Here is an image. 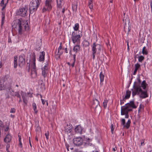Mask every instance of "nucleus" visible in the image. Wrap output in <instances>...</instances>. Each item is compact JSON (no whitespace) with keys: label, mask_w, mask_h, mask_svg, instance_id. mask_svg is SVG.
Listing matches in <instances>:
<instances>
[{"label":"nucleus","mask_w":152,"mask_h":152,"mask_svg":"<svg viewBox=\"0 0 152 152\" xmlns=\"http://www.w3.org/2000/svg\"><path fill=\"white\" fill-rule=\"evenodd\" d=\"M138 82L134 83L133 89L132 90V94L133 96L136 94L139 95L140 97L145 98L148 96L147 91L146 90L142 91L141 88L140 84L141 80L139 78L137 79Z\"/></svg>","instance_id":"nucleus-1"},{"label":"nucleus","mask_w":152,"mask_h":152,"mask_svg":"<svg viewBox=\"0 0 152 152\" xmlns=\"http://www.w3.org/2000/svg\"><path fill=\"white\" fill-rule=\"evenodd\" d=\"M13 22V24L12 25L13 28L18 30V33L20 34H22L23 27H24L25 30H27L29 29L28 23H24V22L20 19H16Z\"/></svg>","instance_id":"nucleus-2"},{"label":"nucleus","mask_w":152,"mask_h":152,"mask_svg":"<svg viewBox=\"0 0 152 152\" xmlns=\"http://www.w3.org/2000/svg\"><path fill=\"white\" fill-rule=\"evenodd\" d=\"M123 21L125 24L124 26V31L128 34L131 29V27L129 26L130 20L129 18L127 16H124L123 19Z\"/></svg>","instance_id":"nucleus-3"},{"label":"nucleus","mask_w":152,"mask_h":152,"mask_svg":"<svg viewBox=\"0 0 152 152\" xmlns=\"http://www.w3.org/2000/svg\"><path fill=\"white\" fill-rule=\"evenodd\" d=\"M41 0H32L30 5L29 9L34 11L37 10Z\"/></svg>","instance_id":"nucleus-4"},{"label":"nucleus","mask_w":152,"mask_h":152,"mask_svg":"<svg viewBox=\"0 0 152 152\" xmlns=\"http://www.w3.org/2000/svg\"><path fill=\"white\" fill-rule=\"evenodd\" d=\"M128 105L125 106H122L121 109V115H125V118H128L129 117L128 113L129 111H132V109H129Z\"/></svg>","instance_id":"nucleus-5"},{"label":"nucleus","mask_w":152,"mask_h":152,"mask_svg":"<svg viewBox=\"0 0 152 152\" xmlns=\"http://www.w3.org/2000/svg\"><path fill=\"white\" fill-rule=\"evenodd\" d=\"M28 10V8L26 7L20 8L17 11L16 14L22 17H25L27 15V12Z\"/></svg>","instance_id":"nucleus-6"},{"label":"nucleus","mask_w":152,"mask_h":152,"mask_svg":"<svg viewBox=\"0 0 152 152\" xmlns=\"http://www.w3.org/2000/svg\"><path fill=\"white\" fill-rule=\"evenodd\" d=\"M91 107L92 108L94 109L95 112L99 113L100 112V107L99 102L97 99H95L93 100Z\"/></svg>","instance_id":"nucleus-7"},{"label":"nucleus","mask_w":152,"mask_h":152,"mask_svg":"<svg viewBox=\"0 0 152 152\" xmlns=\"http://www.w3.org/2000/svg\"><path fill=\"white\" fill-rule=\"evenodd\" d=\"M75 34L74 32H73L72 34V39L73 43H75L76 42L79 43L80 41V38L82 36V34L76 35L74 36Z\"/></svg>","instance_id":"nucleus-8"},{"label":"nucleus","mask_w":152,"mask_h":152,"mask_svg":"<svg viewBox=\"0 0 152 152\" xmlns=\"http://www.w3.org/2000/svg\"><path fill=\"white\" fill-rule=\"evenodd\" d=\"M73 142L76 146H80L82 145L83 140L81 137L75 138L73 139Z\"/></svg>","instance_id":"nucleus-9"},{"label":"nucleus","mask_w":152,"mask_h":152,"mask_svg":"<svg viewBox=\"0 0 152 152\" xmlns=\"http://www.w3.org/2000/svg\"><path fill=\"white\" fill-rule=\"evenodd\" d=\"M52 0H46L45 5V7L48 8L49 10H50L52 8Z\"/></svg>","instance_id":"nucleus-10"},{"label":"nucleus","mask_w":152,"mask_h":152,"mask_svg":"<svg viewBox=\"0 0 152 152\" xmlns=\"http://www.w3.org/2000/svg\"><path fill=\"white\" fill-rule=\"evenodd\" d=\"M72 129V125L69 124V125L67 124L66 126L65 127L64 130L65 132L67 134H71Z\"/></svg>","instance_id":"nucleus-11"},{"label":"nucleus","mask_w":152,"mask_h":152,"mask_svg":"<svg viewBox=\"0 0 152 152\" xmlns=\"http://www.w3.org/2000/svg\"><path fill=\"white\" fill-rule=\"evenodd\" d=\"M18 61L19 66H22L25 63V59L22 56H20L19 57Z\"/></svg>","instance_id":"nucleus-12"},{"label":"nucleus","mask_w":152,"mask_h":152,"mask_svg":"<svg viewBox=\"0 0 152 152\" xmlns=\"http://www.w3.org/2000/svg\"><path fill=\"white\" fill-rule=\"evenodd\" d=\"M48 64H46L42 68V74L44 77H45L47 76V74L48 72Z\"/></svg>","instance_id":"nucleus-13"},{"label":"nucleus","mask_w":152,"mask_h":152,"mask_svg":"<svg viewBox=\"0 0 152 152\" xmlns=\"http://www.w3.org/2000/svg\"><path fill=\"white\" fill-rule=\"evenodd\" d=\"M131 93L130 91L129 90H126L125 96L124 97L123 96V100L129 99Z\"/></svg>","instance_id":"nucleus-14"},{"label":"nucleus","mask_w":152,"mask_h":152,"mask_svg":"<svg viewBox=\"0 0 152 152\" xmlns=\"http://www.w3.org/2000/svg\"><path fill=\"white\" fill-rule=\"evenodd\" d=\"M63 0H56L57 6V8H61L63 5Z\"/></svg>","instance_id":"nucleus-15"},{"label":"nucleus","mask_w":152,"mask_h":152,"mask_svg":"<svg viewBox=\"0 0 152 152\" xmlns=\"http://www.w3.org/2000/svg\"><path fill=\"white\" fill-rule=\"evenodd\" d=\"M127 105H128L129 107H132L133 108H136V107L134 104V102L133 101H130L129 103H127L125 104V106Z\"/></svg>","instance_id":"nucleus-16"},{"label":"nucleus","mask_w":152,"mask_h":152,"mask_svg":"<svg viewBox=\"0 0 152 152\" xmlns=\"http://www.w3.org/2000/svg\"><path fill=\"white\" fill-rule=\"evenodd\" d=\"M75 131L77 133H79L81 134L82 132L81 127L80 125L77 126L75 128Z\"/></svg>","instance_id":"nucleus-17"},{"label":"nucleus","mask_w":152,"mask_h":152,"mask_svg":"<svg viewBox=\"0 0 152 152\" xmlns=\"http://www.w3.org/2000/svg\"><path fill=\"white\" fill-rule=\"evenodd\" d=\"M11 139V137L10 134H7L4 138V141L6 142H9Z\"/></svg>","instance_id":"nucleus-18"},{"label":"nucleus","mask_w":152,"mask_h":152,"mask_svg":"<svg viewBox=\"0 0 152 152\" xmlns=\"http://www.w3.org/2000/svg\"><path fill=\"white\" fill-rule=\"evenodd\" d=\"M31 76L32 78H34L37 76V73L36 70H31Z\"/></svg>","instance_id":"nucleus-19"},{"label":"nucleus","mask_w":152,"mask_h":152,"mask_svg":"<svg viewBox=\"0 0 152 152\" xmlns=\"http://www.w3.org/2000/svg\"><path fill=\"white\" fill-rule=\"evenodd\" d=\"M45 52L42 51L40 55L39 60L40 61H43L44 59Z\"/></svg>","instance_id":"nucleus-20"},{"label":"nucleus","mask_w":152,"mask_h":152,"mask_svg":"<svg viewBox=\"0 0 152 152\" xmlns=\"http://www.w3.org/2000/svg\"><path fill=\"white\" fill-rule=\"evenodd\" d=\"M80 47L79 45H76L74 47L73 50L76 53H77L78 51L80 50Z\"/></svg>","instance_id":"nucleus-21"},{"label":"nucleus","mask_w":152,"mask_h":152,"mask_svg":"<svg viewBox=\"0 0 152 152\" xmlns=\"http://www.w3.org/2000/svg\"><path fill=\"white\" fill-rule=\"evenodd\" d=\"M96 44H95V43H94L93 44V47L92 48V51L93 53H95L96 52V51L97 50L96 49Z\"/></svg>","instance_id":"nucleus-22"},{"label":"nucleus","mask_w":152,"mask_h":152,"mask_svg":"<svg viewBox=\"0 0 152 152\" xmlns=\"http://www.w3.org/2000/svg\"><path fill=\"white\" fill-rule=\"evenodd\" d=\"M17 56H15L14 58V67L16 68L17 66Z\"/></svg>","instance_id":"nucleus-23"},{"label":"nucleus","mask_w":152,"mask_h":152,"mask_svg":"<svg viewBox=\"0 0 152 152\" xmlns=\"http://www.w3.org/2000/svg\"><path fill=\"white\" fill-rule=\"evenodd\" d=\"M93 0H89L88 2V6L90 9H93V4L92 3Z\"/></svg>","instance_id":"nucleus-24"},{"label":"nucleus","mask_w":152,"mask_h":152,"mask_svg":"<svg viewBox=\"0 0 152 152\" xmlns=\"http://www.w3.org/2000/svg\"><path fill=\"white\" fill-rule=\"evenodd\" d=\"M142 53L144 55H147L148 54V52L146 49L145 47H144L142 49Z\"/></svg>","instance_id":"nucleus-25"},{"label":"nucleus","mask_w":152,"mask_h":152,"mask_svg":"<svg viewBox=\"0 0 152 152\" xmlns=\"http://www.w3.org/2000/svg\"><path fill=\"white\" fill-rule=\"evenodd\" d=\"M100 78L101 82H102L103 81L104 78V75L102 73V72H101L100 74Z\"/></svg>","instance_id":"nucleus-26"},{"label":"nucleus","mask_w":152,"mask_h":152,"mask_svg":"<svg viewBox=\"0 0 152 152\" xmlns=\"http://www.w3.org/2000/svg\"><path fill=\"white\" fill-rule=\"evenodd\" d=\"M146 83L145 81L144 80L142 82L141 84V86L144 89H145L146 88Z\"/></svg>","instance_id":"nucleus-27"},{"label":"nucleus","mask_w":152,"mask_h":152,"mask_svg":"<svg viewBox=\"0 0 152 152\" xmlns=\"http://www.w3.org/2000/svg\"><path fill=\"white\" fill-rule=\"evenodd\" d=\"M32 106L34 111V112L35 113H37V111L36 110L37 109V107L36 104L35 103H34L32 104Z\"/></svg>","instance_id":"nucleus-28"},{"label":"nucleus","mask_w":152,"mask_h":152,"mask_svg":"<svg viewBox=\"0 0 152 152\" xmlns=\"http://www.w3.org/2000/svg\"><path fill=\"white\" fill-rule=\"evenodd\" d=\"M131 123L130 120V119L128 120L126 124L125 127L126 129H128L130 126V124Z\"/></svg>","instance_id":"nucleus-29"},{"label":"nucleus","mask_w":152,"mask_h":152,"mask_svg":"<svg viewBox=\"0 0 152 152\" xmlns=\"http://www.w3.org/2000/svg\"><path fill=\"white\" fill-rule=\"evenodd\" d=\"M24 94H23L22 95V97L23 99V102L24 103H25L26 104L27 101Z\"/></svg>","instance_id":"nucleus-30"},{"label":"nucleus","mask_w":152,"mask_h":152,"mask_svg":"<svg viewBox=\"0 0 152 152\" xmlns=\"http://www.w3.org/2000/svg\"><path fill=\"white\" fill-rule=\"evenodd\" d=\"M77 4H73L72 6V8L73 10L76 11L77 10Z\"/></svg>","instance_id":"nucleus-31"},{"label":"nucleus","mask_w":152,"mask_h":152,"mask_svg":"<svg viewBox=\"0 0 152 152\" xmlns=\"http://www.w3.org/2000/svg\"><path fill=\"white\" fill-rule=\"evenodd\" d=\"M121 124L124 126V127H125V120L124 118L121 119Z\"/></svg>","instance_id":"nucleus-32"},{"label":"nucleus","mask_w":152,"mask_h":152,"mask_svg":"<svg viewBox=\"0 0 152 152\" xmlns=\"http://www.w3.org/2000/svg\"><path fill=\"white\" fill-rule=\"evenodd\" d=\"M79 28V24L78 23H76L75 25V27L74 28V30L77 31Z\"/></svg>","instance_id":"nucleus-33"},{"label":"nucleus","mask_w":152,"mask_h":152,"mask_svg":"<svg viewBox=\"0 0 152 152\" xmlns=\"http://www.w3.org/2000/svg\"><path fill=\"white\" fill-rule=\"evenodd\" d=\"M96 49H97V50L98 52H99L100 51V49H101L100 45L99 44H96Z\"/></svg>","instance_id":"nucleus-34"},{"label":"nucleus","mask_w":152,"mask_h":152,"mask_svg":"<svg viewBox=\"0 0 152 152\" xmlns=\"http://www.w3.org/2000/svg\"><path fill=\"white\" fill-rule=\"evenodd\" d=\"M40 130H41L40 127L39 126H37L36 129V131L37 132V133L39 134V133L40 132Z\"/></svg>","instance_id":"nucleus-35"},{"label":"nucleus","mask_w":152,"mask_h":152,"mask_svg":"<svg viewBox=\"0 0 152 152\" xmlns=\"http://www.w3.org/2000/svg\"><path fill=\"white\" fill-rule=\"evenodd\" d=\"M144 57L142 56H140L138 58V61L139 62H142V60L144 59Z\"/></svg>","instance_id":"nucleus-36"},{"label":"nucleus","mask_w":152,"mask_h":152,"mask_svg":"<svg viewBox=\"0 0 152 152\" xmlns=\"http://www.w3.org/2000/svg\"><path fill=\"white\" fill-rule=\"evenodd\" d=\"M49 10H49L48 9V8L46 7H45V6L42 9V12H46L47 11H49Z\"/></svg>","instance_id":"nucleus-37"},{"label":"nucleus","mask_w":152,"mask_h":152,"mask_svg":"<svg viewBox=\"0 0 152 152\" xmlns=\"http://www.w3.org/2000/svg\"><path fill=\"white\" fill-rule=\"evenodd\" d=\"M107 101V100H104L103 103V106L104 108L106 107Z\"/></svg>","instance_id":"nucleus-38"},{"label":"nucleus","mask_w":152,"mask_h":152,"mask_svg":"<svg viewBox=\"0 0 152 152\" xmlns=\"http://www.w3.org/2000/svg\"><path fill=\"white\" fill-rule=\"evenodd\" d=\"M140 65L137 63V64H136L135 65V69H136V70H138V69L140 67Z\"/></svg>","instance_id":"nucleus-39"},{"label":"nucleus","mask_w":152,"mask_h":152,"mask_svg":"<svg viewBox=\"0 0 152 152\" xmlns=\"http://www.w3.org/2000/svg\"><path fill=\"white\" fill-rule=\"evenodd\" d=\"M58 53L57 54H56L55 55V57L57 59H58L60 58V56L61 54V53L60 54H58Z\"/></svg>","instance_id":"nucleus-40"},{"label":"nucleus","mask_w":152,"mask_h":152,"mask_svg":"<svg viewBox=\"0 0 152 152\" xmlns=\"http://www.w3.org/2000/svg\"><path fill=\"white\" fill-rule=\"evenodd\" d=\"M15 109L14 108H12L11 109V110L10 111V113H15Z\"/></svg>","instance_id":"nucleus-41"},{"label":"nucleus","mask_w":152,"mask_h":152,"mask_svg":"<svg viewBox=\"0 0 152 152\" xmlns=\"http://www.w3.org/2000/svg\"><path fill=\"white\" fill-rule=\"evenodd\" d=\"M49 132H47V133H46L45 134V136L47 140L48 139V136H49Z\"/></svg>","instance_id":"nucleus-42"},{"label":"nucleus","mask_w":152,"mask_h":152,"mask_svg":"<svg viewBox=\"0 0 152 152\" xmlns=\"http://www.w3.org/2000/svg\"><path fill=\"white\" fill-rule=\"evenodd\" d=\"M5 18L4 14L2 13V23L3 21L4 20Z\"/></svg>","instance_id":"nucleus-43"},{"label":"nucleus","mask_w":152,"mask_h":152,"mask_svg":"<svg viewBox=\"0 0 152 152\" xmlns=\"http://www.w3.org/2000/svg\"><path fill=\"white\" fill-rule=\"evenodd\" d=\"M61 45H62V43H61L60 44V46L58 48V53H59V51L61 49V48H62Z\"/></svg>","instance_id":"nucleus-44"},{"label":"nucleus","mask_w":152,"mask_h":152,"mask_svg":"<svg viewBox=\"0 0 152 152\" xmlns=\"http://www.w3.org/2000/svg\"><path fill=\"white\" fill-rule=\"evenodd\" d=\"M111 131L112 132V133H113V132L114 130V128H113V124H111Z\"/></svg>","instance_id":"nucleus-45"},{"label":"nucleus","mask_w":152,"mask_h":152,"mask_svg":"<svg viewBox=\"0 0 152 152\" xmlns=\"http://www.w3.org/2000/svg\"><path fill=\"white\" fill-rule=\"evenodd\" d=\"M33 56L34 57V62L33 63V65H35V54L34 53L33 54Z\"/></svg>","instance_id":"nucleus-46"},{"label":"nucleus","mask_w":152,"mask_h":152,"mask_svg":"<svg viewBox=\"0 0 152 152\" xmlns=\"http://www.w3.org/2000/svg\"><path fill=\"white\" fill-rule=\"evenodd\" d=\"M32 68L31 70H36V67L35 65H32Z\"/></svg>","instance_id":"nucleus-47"},{"label":"nucleus","mask_w":152,"mask_h":152,"mask_svg":"<svg viewBox=\"0 0 152 152\" xmlns=\"http://www.w3.org/2000/svg\"><path fill=\"white\" fill-rule=\"evenodd\" d=\"M84 44H85L86 46H88L89 45V43L87 41H84Z\"/></svg>","instance_id":"nucleus-48"},{"label":"nucleus","mask_w":152,"mask_h":152,"mask_svg":"<svg viewBox=\"0 0 152 152\" xmlns=\"http://www.w3.org/2000/svg\"><path fill=\"white\" fill-rule=\"evenodd\" d=\"M4 0H2V1H1V6H3V5L4 4Z\"/></svg>","instance_id":"nucleus-49"},{"label":"nucleus","mask_w":152,"mask_h":152,"mask_svg":"<svg viewBox=\"0 0 152 152\" xmlns=\"http://www.w3.org/2000/svg\"><path fill=\"white\" fill-rule=\"evenodd\" d=\"M125 99L124 100H123V99L122 100H120V104L121 105L122 104H124V101H125Z\"/></svg>","instance_id":"nucleus-50"},{"label":"nucleus","mask_w":152,"mask_h":152,"mask_svg":"<svg viewBox=\"0 0 152 152\" xmlns=\"http://www.w3.org/2000/svg\"><path fill=\"white\" fill-rule=\"evenodd\" d=\"M76 55L75 54H74L73 56L74 61V62H75L76 61Z\"/></svg>","instance_id":"nucleus-51"},{"label":"nucleus","mask_w":152,"mask_h":152,"mask_svg":"<svg viewBox=\"0 0 152 152\" xmlns=\"http://www.w3.org/2000/svg\"><path fill=\"white\" fill-rule=\"evenodd\" d=\"M11 89V86H10L9 87H8V88H7V91L8 90L9 91H10Z\"/></svg>","instance_id":"nucleus-52"},{"label":"nucleus","mask_w":152,"mask_h":152,"mask_svg":"<svg viewBox=\"0 0 152 152\" xmlns=\"http://www.w3.org/2000/svg\"><path fill=\"white\" fill-rule=\"evenodd\" d=\"M41 100H42V104H45V101H44V100H43V99H41Z\"/></svg>","instance_id":"nucleus-53"},{"label":"nucleus","mask_w":152,"mask_h":152,"mask_svg":"<svg viewBox=\"0 0 152 152\" xmlns=\"http://www.w3.org/2000/svg\"><path fill=\"white\" fill-rule=\"evenodd\" d=\"M15 95L19 98L20 97V95L18 93H16V94H15Z\"/></svg>","instance_id":"nucleus-54"},{"label":"nucleus","mask_w":152,"mask_h":152,"mask_svg":"<svg viewBox=\"0 0 152 152\" xmlns=\"http://www.w3.org/2000/svg\"><path fill=\"white\" fill-rule=\"evenodd\" d=\"M3 126L2 122L0 120V126L2 127Z\"/></svg>","instance_id":"nucleus-55"},{"label":"nucleus","mask_w":152,"mask_h":152,"mask_svg":"<svg viewBox=\"0 0 152 152\" xmlns=\"http://www.w3.org/2000/svg\"><path fill=\"white\" fill-rule=\"evenodd\" d=\"M137 70L135 69L134 71L133 72V75H135L136 74Z\"/></svg>","instance_id":"nucleus-56"},{"label":"nucleus","mask_w":152,"mask_h":152,"mask_svg":"<svg viewBox=\"0 0 152 152\" xmlns=\"http://www.w3.org/2000/svg\"><path fill=\"white\" fill-rule=\"evenodd\" d=\"M66 147L67 150L69 151V148L70 147L69 146V145H66Z\"/></svg>","instance_id":"nucleus-57"},{"label":"nucleus","mask_w":152,"mask_h":152,"mask_svg":"<svg viewBox=\"0 0 152 152\" xmlns=\"http://www.w3.org/2000/svg\"><path fill=\"white\" fill-rule=\"evenodd\" d=\"M86 140L88 142H90V141H91V140L89 138H86Z\"/></svg>","instance_id":"nucleus-58"},{"label":"nucleus","mask_w":152,"mask_h":152,"mask_svg":"<svg viewBox=\"0 0 152 152\" xmlns=\"http://www.w3.org/2000/svg\"><path fill=\"white\" fill-rule=\"evenodd\" d=\"M29 142L30 146H31V147L32 146H31V140H30V137H29Z\"/></svg>","instance_id":"nucleus-59"},{"label":"nucleus","mask_w":152,"mask_h":152,"mask_svg":"<svg viewBox=\"0 0 152 152\" xmlns=\"http://www.w3.org/2000/svg\"><path fill=\"white\" fill-rule=\"evenodd\" d=\"M95 53H93V52H92V54H93V59H94V58H95Z\"/></svg>","instance_id":"nucleus-60"},{"label":"nucleus","mask_w":152,"mask_h":152,"mask_svg":"<svg viewBox=\"0 0 152 152\" xmlns=\"http://www.w3.org/2000/svg\"><path fill=\"white\" fill-rule=\"evenodd\" d=\"M75 62H74V61H73V63H72V64L71 65L72 66V67H73L74 66V65H75Z\"/></svg>","instance_id":"nucleus-61"},{"label":"nucleus","mask_w":152,"mask_h":152,"mask_svg":"<svg viewBox=\"0 0 152 152\" xmlns=\"http://www.w3.org/2000/svg\"><path fill=\"white\" fill-rule=\"evenodd\" d=\"M18 137L19 138V141H21V136H19V135H18Z\"/></svg>","instance_id":"nucleus-62"},{"label":"nucleus","mask_w":152,"mask_h":152,"mask_svg":"<svg viewBox=\"0 0 152 152\" xmlns=\"http://www.w3.org/2000/svg\"><path fill=\"white\" fill-rule=\"evenodd\" d=\"M65 11V8H63L62 10V12L64 13Z\"/></svg>","instance_id":"nucleus-63"},{"label":"nucleus","mask_w":152,"mask_h":152,"mask_svg":"<svg viewBox=\"0 0 152 152\" xmlns=\"http://www.w3.org/2000/svg\"><path fill=\"white\" fill-rule=\"evenodd\" d=\"M151 10L152 11V1L151 2Z\"/></svg>","instance_id":"nucleus-64"}]
</instances>
